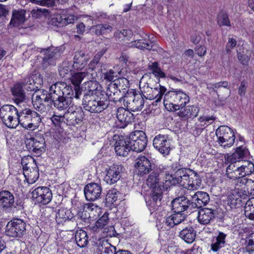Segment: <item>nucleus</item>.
<instances>
[{
	"label": "nucleus",
	"mask_w": 254,
	"mask_h": 254,
	"mask_svg": "<svg viewBox=\"0 0 254 254\" xmlns=\"http://www.w3.org/2000/svg\"><path fill=\"white\" fill-rule=\"evenodd\" d=\"M166 88L158 84L155 87H150L147 83V86L143 87L144 96L149 100L155 99L156 103L161 101L162 96L165 94Z\"/></svg>",
	"instance_id": "obj_15"
},
{
	"label": "nucleus",
	"mask_w": 254,
	"mask_h": 254,
	"mask_svg": "<svg viewBox=\"0 0 254 254\" xmlns=\"http://www.w3.org/2000/svg\"><path fill=\"white\" fill-rule=\"evenodd\" d=\"M104 74V79L108 81H116L117 77V72L111 69L109 71L105 72Z\"/></svg>",
	"instance_id": "obj_61"
},
{
	"label": "nucleus",
	"mask_w": 254,
	"mask_h": 254,
	"mask_svg": "<svg viewBox=\"0 0 254 254\" xmlns=\"http://www.w3.org/2000/svg\"><path fill=\"white\" fill-rule=\"evenodd\" d=\"M125 91L122 92L121 90L118 91H116L114 94H112L111 95L108 96V99L109 100V104L110 103V101H113V102H117V101H119L120 102H122L123 98L124 97V95H125Z\"/></svg>",
	"instance_id": "obj_60"
},
{
	"label": "nucleus",
	"mask_w": 254,
	"mask_h": 254,
	"mask_svg": "<svg viewBox=\"0 0 254 254\" xmlns=\"http://www.w3.org/2000/svg\"><path fill=\"white\" fill-rule=\"evenodd\" d=\"M27 150L38 155L45 150V140L43 135H36L34 137L27 138L25 140Z\"/></svg>",
	"instance_id": "obj_10"
},
{
	"label": "nucleus",
	"mask_w": 254,
	"mask_h": 254,
	"mask_svg": "<svg viewBox=\"0 0 254 254\" xmlns=\"http://www.w3.org/2000/svg\"><path fill=\"white\" fill-rule=\"evenodd\" d=\"M25 20V17H12L9 26L23 28V25Z\"/></svg>",
	"instance_id": "obj_57"
},
{
	"label": "nucleus",
	"mask_w": 254,
	"mask_h": 254,
	"mask_svg": "<svg viewBox=\"0 0 254 254\" xmlns=\"http://www.w3.org/2000/svg\"><path fill=\"white\" fill-rule=\"evenodd\" d=\"M227 235L222 232L218 231L217 235L213 239L211 244V250L214 252H218L226 244V238Z\"/></svg>",
	"instance_id": "obj_30"
},
{
	"label": "nucleus",
	"mask_w": 254,
	"mask_h": 254,
	"mask_svg": "<svg viewBox=\"0 0 254 254\" xmlns=\"http://www.w3.org/2000/svg\"><path fill=\"white\" fill-rule=\"evenodd\" d=\"M163 188L157 187L154 190L152 189L150 196L147 201L148 205L150 206V210L155 211L158 209L161 205Z\"/></svg>",
	"instance_id": "obj_23"
},
{
	"label": "nucleus",
	"mask_w": 254,
	"mask_h": 254,
	"mask_svg": "<svg viewBox=\"0 0 254 254\" xmlns=\"http://www.w3.org/2000/svg\"><path fill=\"white\" fill-rule=\"evenodd\" d=\"M33 198L38 203L47 204L52 198V192L47 187H39L32 192Z\"/></svg>",
	"instance_id": "obj_11"
},
{
	"label": "nucleus",
	"mask_w": 254,
	"mask_h": 254,
	"mask_svg": "<svg viewBox=\"0 0 254 254\" xmlns=\"http://www.w3.org/2000/svg\"><path fill=\"white\" fill-rule=\"evenodd\" d=\"M116 141L114 144V148L117 155L119 156H127L128 152L132 150V148L128 143V138L125 139L123 136H114Z\"/></svg>",
	"instance_id": "obj_17"
},
{
	"label": "nucleus",
	"mask_w": 254,
	"mask_h": 254,
	"mask_svg": "<svg viewBox=\"0 0 254 254\" xmlns=\"http://www.w3.org/2000/svg\"><path fill=\"white\" fill-rule=\"evenodd\" d=\"M124 167L121 165L114 164L106 170L104 181L108 184L113 185L117 183L121 177Z\"/></svg>",
	"instance_id": "obj_14"
},
{
	"label": "nucleus",
	"mask_w": 254,
	"mask_h": 254,
	"mask_svg": "<svg viewBox=\"0 0 254 254\" xmlns=\"http://www.w3.org/2000/svg\"><path fill=\"white\" fill-rule=\"evenodd\" d=\"M198 111L199 109L196 106H188L180 111L178 115L180 117L184 119L194 118L197 116Z\"/></svg>",
	"instance_id": "obj_34"
},
{
	"label": "nucleus",
	"mask_w": 254,
	"mask_h": 254,
	"mask_svg": "<svg viewBox=\"0 0 254 254\" xmlns=\"http://www.w3.org/2000/svg\"><path fill=\"white\" fill-rule=\"evenodd\" d=\"M144 101L141 95L136 94L133 100L128 105V109L132 111H140L144 106Z\"/></svg>",
	"instance_id": "obj_41"
},
{
	"label": "nucleus",
	"mask_w": 254,
	"mask_h": 254,
	"mask_svg": "<svg viewBox=\"0 0 254 254\" xmlns=\"http://www.w3.org/2000/svg\"><path fill=\"white\" fill-rule=\"evenodd\" d=\"M244 211L246 217L254 220V197L247 201L244 206Z\"/></svg>",
	"instance_id": "obj_46"
},
{
	"label": "nucleus",
	"mask_w": 254,
	"mask_h": 254,
	"mask_svg": "<svg viewBox=\"0 0 254 254\" xmlns=\"http://www.w3.org/2000/svg\"><path fill=\"white\" fill-rule=\"evenodd\" d=\"M128 141L132 151L140 152L145 149L148 140L145 133L142 130H138L130 134Z\"/></svg>",
	"instance_id": "obj_8"
},
{
	"label": "nucleus",
	"mask_w": 254,
	"mask_h": 254,
	"mask_svg": "<svg viewBox=\"0 0 254 254\" xmlns=\"http://www.w3.org/2000/svg\"><path fill=\"white\" fill-rule=\"evenodd\" d=\"M134 167L138 174L143 176L153 170L155 165L146 156L139 155L135 160Z\"/></svg>",
	"instance_id": "obj_12"
},
{
	"label": "nucleus",
	"mask_w": 254,
	"mask_h": 254,
	"mask_svg": "<svg viewBox=\"0 0 254 254\" xmlns=\"http://www.w3.org/2000/svg\"><path fill=\"white\" fill-rule=\"evenodd\" d=\"M172 215L176 225L180 224L186 218V215L183 212H174Z\"/></svg>",
	"instance_id": "obj_62"
},
{
	"label": "nucleus",
	"mask_w": 254,
	"mask_h": 254,
	"mask_svg": "<svg viewBox=\"0 0 254 254\" xmlns=\"http://www.w3.org/2000/svg\"><path fill=\"white\" fill-rule=\"evenodd\" d=\"M240 184L244 185V189L248 193L254 194V181L247 178H242L240 180Z\"/></svg>",
	"instance_id": "obj_49"
},
{
	"label": "nucleus",
	"mask_w": 254,
	"mask_h": 254,
	"mask_svg": "<svg viewBox=\"0 0 254 254\" xmlns=\"http://www.w3.org/2000/svg\"><path fill=\"white\" fill-rule=\"evenodd\" d=\"M193 170L189 168H182L178 169L171 177L172 180L176 181V183L181 186H183V183L187 182L189 176L192 173Z\"/></svg>",
	"instance_id": "obj_27"
},
{
	"label": "nucleus",
	"mask_w": 254,
	"mask_h": 254,
	"mask_svg": "<svg viewBox=\"0 0 254 254\" xmlns=\"http://www.w3.org/2000/svg\"><path fill=\"white\" fill-rule=\"evenodd\" d=\"M22 202L18 200L15 202L13 194L8 190H2L0 192V207L3 210H8L12 208L20 209L22 207Z\"/></svg>",
	"instance_id": "obj_9"
},
{
	"label": "nucleus",
	"mask_w": 254,
	"mask_h": 254,
	"mask_svg": "<svg viewBox=\"0 0 254 254\" xmlns=\"http://www.w3.org/2000/svg\"><path fill=\"white\" fill-rule=\"evenodd\" d=\"M32 101L35 109L41 112H45V105L42 103L41 94L40 93V91L32 94Z\"/></svg>",
	"instance_id": "obj_42"
},
{
	"label": "nucleus",
	"mask_w": 254,
	"mask_h": 254,
	"mask_svg": "<svg viewBox=\"0 0 254 254\" xmlns=\"http://www.w3.org/2000/svg\"><path fill=\"white\" fill-rule=\"evenodd\" d=\"M152 171L146 180L147 186L153 190L155 188H157V187L163 189V186L159 181L158 170H153Z\"/></svg>",
	"instance_id": "obj_37"
},
{
	"label": "nucleus",
	"mask_w": 254,
	"mask_h": 254,
	"mask_svg": "<svg viewBox=\"0 0 254 254\" xmlns=\"http://www.w3.org/2000/svg\"><path fill=\"white\" fill-rule=\"evenodd\" d=\"M26 223L22 219L16 218L9 221L6 226L7 236L15 238H21L26 234Z\"/></svg>",
	"instance_id": "obj_7"
},
{
	"label": "nucleus",
	"mask_w": 254,
	"mask_h": 254,
	"mask_svg": "<svg viewBox=\"0 0 254 254\" xmlns=\"http://www.w3.org/2000/svg\"><path fill=\"white\" fill-rule=\"evenodd\" d=\"M87 76L88 78H92V74H90L87 71L77 72L72 75L71 78V82L75 87L79 86L83 79Z\"/></svg>",
	"instance_id": "obj_45"
},
{
	"label": "nucleus",
	"mask_w": 254,
	"mask_h": 254,
	"mask_svg": "<svg viewBox=\"0 0 254 254\" xmlns=\"http://www.w3.org/2000/svg\"><path fill=\"white\" fill-rule=\"evenodd\" d=\"M31 168L32 170L30 168L28 171L24 172L23 174L29 183L33 184L39 178V170L36 165Z\"/></svg>",
	"instance_id": "obj_43"
},
{
	"label": "nucleus",
	"mask_w": 254,
	"mask_h": 254,
	"mask_svg": "<svg viewBox=\"0 0 254 254\" xmlns=\"http://www.w3.org/2000/svg\"><path fill=\"white\" fill-rule=\"evenodd\" d=\"M88 60L84 52L82 51L75 52L73 55L72 64L73 70H82L87 65Z\"/></svg>",
	"instance_id": "obj_22"
},
{
	"label": "nucleus",
	"mask_w": 254,
	"mask_h": 254,
	"mask_svg": "<svg viewBox=\"0 0 254 254\" xmlns=\"http://www.w3.org/2000/svg\"><path fill=\"white\" fill-rule=\"evenodd\" d=\"M14 101L16 103H19L24 102L26 99V94L24 88L20 82L16 83L11 89Z\"/></svg>",
	"instance_id": "obj_32"
},
{
	"label": "nucleus",
	"mask_w": 254,
	"mask_h": 254,
	"mask_svg": "<svg viewBox=\"0 0 254 254\" xmlns=\"http://www.w3.org/2000/svg\"><path fill=\"white\" fill-rule=\"evenodd\" d=\"M33 3L39 5L52 7L55 5L56 1L58 3H62L65 1V0H30Z\"/></svg>",
	"instance_id": "obj_52"
},
{
	"label": "nucleus",
	"mask_w": 254,
	"mask_h": 254,
	"mask_svg": "<svg viewBox=\"0 0 254 254\" xmlns=\"http://www.w3.org/2000/svg\"><path fill=\"white\" fill-rule=\"evenodd\" d=\"M75 240L78 246L80 248L85 247L88 243V237L86 232L79 230L75 234Z\"/></svg>",
	"instance_id": "obj_40"
},
{
	"label": "nucleus",
	"mask_w": 254,
	"mask_h": 254,
	"mask_svg": "<svg viewBox=\"0 0 254 254\" xmlns=\"http://www.w3.org/2000/svg\"><path fill=\"white\" fill-rule=\"evenodd\" d=\"M126 81L127 82H128V81L126 79H118L117 81H116V82H111L110 83L108 87L107 88L106 92H105V95L106 96V99L109 101V100L108 99V96L109 95H112V94H114L116 92V91H118L119 90H121V81H122L123 82H124V81ZM109 106V103L107 104V106L104 108V110L106 109Z\"/></svg>",
	"instance_id": "obj_38"
},
{
	"label": "nucleus",
	"mask_w": 254,
	"mask_h": 254,
	"mask_svg": "<svg viewBox=\"0 0 254 254\" xmlns=\"http://www.w3.org/2000/svg\"><path fill=\"white\" fill-rule=\"evenodd\" d=\"M249 154L248 149L245 146L241 145L236 148L234 153L227 157V160L229 162H239L240 159L247 157Z\"/></svg>",
	"instance_id": "obj_33"
},
{
	"label": "nucleus",
	"mask_w": 254,
	"mask_h": 254,
	"mask_svg": "<svg viewBox=\"0 0 254 254\" xmlns=\"http://www.w3.org/2000/svg\"><path fill=\"white\" fill-rule=\"evenodd\" d=\"M120 193L117 189H113L109 190L106 195V201L110 204H113L117 200Z\"/></svg>",
	"instance_id": "obj_56"
},
{
	"label": "nucleus",
	"mask_w": 254,
	"mask_h": 254,
	"mask_svg": "<svg viewBox=\"0 0 254 254\" xmlns=\"http://www.w3.org/2000/svg\"><path fill=\"white\" fill-rule=\"evenodd\" d=\"M209 200V195L207 192L198 191L191 195V208H202L208 203Z\"/></svg>",
	"instance_id": "obj_19"
},
{
	"label": "nucleus",
	"mask_w": 254,
	"mask_h": 254,
	"mask_svg": "<svg viewBox=\"0 0 254 254\" xmlns=\"http://www.w3.org/2000/svg\"><path fill=\"white\" fill-rule=\"evenodd\" d=\"M243 172L241 168V166L238 168V169H236L235 171H234L233 172H232V173H227V177L231 179H234V180H237L238 182L240 183V180L242 178H245L246 177H244V175H242Z\"/></svg>",
	"instance_id": "obj_58"
},
{
	"label": "nucleus",
	"mask_w": 254,
	"mask_h": 254,
	"mask_svg": "<svg viewBox=\"0 0 254 254\" xmlns=\"http://www.w3.org/2000/svg\"><path fill=\"white\" fill-rule=\"evenodd\" d=\"M218 144L224 148H229L233 145L235 139L234 131L226 126L219 127L216 130Z\"/></svg>",
	"instance_id": "obj_6"
},
{
	"label": "nucleus",
	"mask_w": 254,
	"mask_h": 254,
	"mask_svg": "<svg viewBox=\"0 0 254 254\" xmlns=\"http://www.w3.org/2000/svg\"><path fill=\"white\" fill-rule=\"evenodd\" d=\"M102 190L101 185L97 183L88 184L84 189L85 196L88 200L95 201L100 197Z\"/></svg>",
	"instance_id": "obj_18"
},
{
	"label": "nucleus",
	"mask_w": 254,
	"mask_h": 254,
	"mask_svg": "<svg viewBox=\"0 0 254 254\" xmlns=\"http://www.w3.org/2000/svg\"><path fill=\"white\" fill-rule=\"evenodd\" d=\"M179 236L186 243L190 244L195 240L196 232L192 227H186L180 232Z\"/></svg>",
	"instance_id": "obj_36"
},
{
	"label": "nucleus",
	"mask_w": 254,
	"mask_h": 254,
	"mask_svg": "<svg viewBox=\"0 0 254 254\" xmlns=\"http://www.w3.org/2000/svg\"><path fill=\"white\" fill-rule=\"evenodd\" d=\"M77 10V8L76 6H73L67 9L59 10L58 12L56 13L50 14V12H49V16H52V15L53 16H75V14H77L75 12V11Z\"/></svg>",
	"instance_id": "obj_51"
},
{
	"label": "nucleus",
	"mask_w": 254,
	"mask_h": 254,
	"mask_svg": "<svg viewBox=\"0 0 254 254\" xmlns=\"http://www.w3.org/2000/svg\"><path fill=\"white\" fill-rule=\"evenodd\" d=\"M73 218V214L71 211L64 208L59 209L56 215V220L58 224L63 223L67 220H70Z\"/></svg>",
	"instance_id": "obj_35"
},
{
	"label": "nucleus",
	"mask_w": 254,
	"mask_h": 254,
	"mask_svg": "<svg viewBox=\"0 0 254 254\" xmlns=\"http://www.w3.org/2000/svg\"><path fill=\"white\" fill-rule=\"evenodd\" d=\"M225 202L231 208L239 207L243 204L242 198L241 195L236 190L231 192L228 195Z\"/></svg>",
	"instance_id": "obj_31"
},
{
	"label": "nucleus",
	"mask_w": 254,
	"mask_h": 254,
	"mask_svg": "<svg viewBox=\"0 0 254 254\" xmlns=\"http://www.w3.org/2000/svg\"><path fill=\"white\" fill-rule=\"evenodd\" d=\"M201 180L197 173L193 171L192 173L189 176L187 182L183 183V187L190 190H194L198 189L200 186Z\"/></svg>",
	"instance_id": "obj_29"
},
{
	"label": "nucleus",
	"mask_w": 254,
	"mask_h": 254,
	"mask_svg": "<svg viewBox=\"0 0 254 254\" xmlns=\"http://www.w3.org/2000/svg\"><path fill=\"white\" fill-rule=\"evenodd\" d=\"M105 52L100 51L98 52L93 57V59L88 64L89 70H95L97 72H102L106 69L107 65L105 64L100 62V60L104 54Z\"/></svg>",
	"instance_id": "obj_26"
},
{
	"label": "nucleus",
	"mask_w": 254,
	"mask_h": 254,
	"mask_svg": "<svg viewBox=\"0 0 254 254\" xmlns=\"http://www.w3.org/2000/svg\"><path fill=\"white\" fill-rule=\"evenodd\" d=\"M73 95V91L68 93L67 95H63L60 97L52 100V105L59 111L66 109L71 104Z\"/></svg>",
	"instance_id": "obj_25"
},
{
	"label": "nucleus",
	"mask_w": 254,
	"mask_h": 254,
	"mask_svg": "<svg viewBox=\"0 0 254 254\" xmlns=\"http://www.w3.org/2000/svg\"><path fill=\"white\" fill-rule=\"evenodd\" d=\"M214 211V210L208 208L201 209L198 213V221L203 225L209 224L215 217Z\"/></svg>",
	"instance_id": "obj_28"
},
{
	"label": "nucleus",
	"mask_w": 254,
	"mask_h": 254,
	"mask_svg": "<svg viewBox=\"0 0 254 254\" xmlns=\"http://www.w3.org/2000/svg\"><path fill=\"white\" fill-rule=\"evenodd\" d=\"M74 21V18L71 17V18H68L67 17H54L51 20V24L57 27H63L66 26L68 24L72 23Z\"/></svg>",
	"instance_id": "obj_44"
},
{
	"label": "nucleus",
	"mask_w": 254,
	"mask_h": 254,
	"mask_svg": "<svg viewBox=\"0 0 254 254\" xmlns=\"http://www.w3.org/2000/svg\"><path fill=\"white\" fill-rule=\"evenodd\" d=\"M64 115L58 116L54 115L51 118V120L55 126H60L62 122L64 121Z\"/></svg>",
	"instance_id": "obj_64"
},
{
	"label": "nucleus",
	"mask_w": 254,
	"mask_h": 254,
	"mask_svg": "<svg viewBox=\"0 0 254 254\" xmlns=\"http://www.w3.org/2000/svg\"><path fill=\"white\" fill-rule=\"evenodd\" d=\"M84 112L81 108H76L72 112L67 111L64 114V123L68 126H75L82 122Z\"/></svg>",
	"instance_id": "obj_21"
},
{
	"label": "nucleus",
	"mask_w": 254,
	"mask_h": 254,
	"mask_svg": "<svg viewBox=\"0 0 254 254\" xmlns=\"http://www.w3.org/2000/svg\"><path fill=\"white\" fill-rule=\"evenodd\" d=\"M18 125L29 130H34L40 126L41 122L40 116L36 112L29 108L19 111L18 116Z\"/></svg>",
	"instance_id": "obj_3"
},
{
	"label": "nucleus",
	"mask_w": 254,
	"mask_h": 254,
	"mask_svg": "<svg viewBox=\"0 0 254 254\" xmlns=\"http://www.w3.org/2000/svg\"><path fill=\"white\" fill-rule=\"evenodd\" d=\"M191 200L185 196L177 197L172 201V210L174 212H183L191 208Z\"/></svg>",
	"instance_id": "obj_20"
},
{
	"label": "nucleus",
	"mask_w": 254,
	"mask_h": 254,
	"mask_svg": "<svg viewBox=\"0 0 254 254\" xmlns=\"http://www.w3.org/2000/svg\"><path fill=\"white\" fill-rule=\"evenodd\" d=\"M154 147L164 156L170 152L171 142L166 135L158 134L155 136L153 141Z\"/></svg>",
	"instance_id": "obj_13"
},
{
	"label": "nucleus",
	"mask_w": 254,
	"mask_h": 254,
	"mask_svg": "<svg viewBox=\"0 0 254 254\" xmlns=\"http://www.w3.org/2000/svg\"><path fill=\"white\" fill-rule=\"evenodd\" d=\"M102 88L101 85L95 80L84 83L82 87V105L85 110L92 113H99L104 111L108 101L105 92Z\"/></svg>",
	"instance_id": "obj_1"
},
{
	"label": "nucleus",
	"mask_w": 254,
	"mask_h": 254,
	"mask_svg": "<svg viewBox=\"0 0 254 254\" xmlns=\"http://www.w3.org/2000/svg\"><path fill=\"white\" fill-rule=\"evenodd\" d=\"M64 48L63 47H50L47 49H40L39 52L43 54L42 64L44 68L49 65H55L56 61L61 57Z\"/></svg>",
	"instance_id": "obj_5"
},
{
	"label": "nucleus",
	"mask_w": 254,
	"mask_h": 254,
	"mask_svg": "<svg viewBox=\"0 0 254 254\" xmlns=\"http://www.w3.org/2000/svg\"><path fill=\"white\" fill-rule=\"evenodd\" d=\"M136 48L142 50L157 51V46L152 41L147 39H139L134 41Z\"/></svg>",
	"instance_id": "obj_39"
},
{
	"label": "nucleus",
	"mask_w": 254,
	"mask_h": 254,
	"mask_svg": "<svg viewBox=\"0 0 254 254\" xmlns=\"http://www.w3.org/2000/svg\"><path fill=\"white\" fill-rule=\"evenodd\" d=\"M109 221L108 213H105L95 223L93 227L94 231H97L98 229H102L107 225Z\"/></svg>",
	"instance_id": "obj_50"
},
{
	"label": "nucleus",
	"mask_w": 254,
	"mask_h": 254,
	"mask_svg": "<svg viewBox=\"0 0 254 254\" xmlns=\"http://www.w3.org/2000/svg\"><path fill=\"white\" fill-rule=\"evenodd\" d=\"M18 113L19 111L11 105H3L0 109V118L9 128H16L18 125Z\"/></svg>",
	"instance_id": "obj_4"
},
{
	"label": "nucleus",
	"mask_w": 254,
	"mask_h": 254,
	"mask_svg": "<svg viewBox=\"0 0 254 254\" xmlns=\"http://www.w3.org/2000/svg\"><path fill=\"white\" fill-rule=\"evenodd\" d=\"M189 101V96L181 90H171L164 94L163 103L167 110L175 112L183 108Z\"/></svg>",
	"instance_id": "obj_2"
},
{
	"label": "nucleus",
	"mask_w": 254,
	"mask_h": 254,
	"mask_svg": "<svg viewBox=\"0 0 254 254\" xmlns=\"http://www.w3.org/2000/svg\"><path fill=\"white\" fill-rule=\"evenodd\" d=\"M117 118L120 123L118 126L120 128L125 127L127 124L131 123L134 120L132 113L122 107L118 109Z\"/></svg>",
	"instance_id": "obj_24"
},
{
	"label": "nucleus",
	"mask_w": 254,
	"mask_h": 254,
	"mask_svg": "<svg viewBox=\"0 0 254 254\" xmlns=\"http://www.w3.org/2000/svg\"><path fill=\"white\" fill-rule=\"evenodd\" d=\"M72 70V64L68 61H64L59 67V74L62 77L70 74Z\"/></svg>",
	"instance_id": "obj_47"
},
{
	"label": "nucleus",
	"mask_w": 254,
	"mask_h": 254,
	"mask_svg": "<svg viewBox=\"0 0 254 254\" xmlns=\"http://www.w3.org/2000/svg\"><path fill=\"white\" fill-rule=\"evenodd\" d=\"M247 165H241V168L242 170L244 177L247 175H249L254 172V165L251 162L247 161Z\"/></svg>",
	"instance_id": "obj_59"
},
{
	"label": "nucleus",
	"mask_w": 254,
	"mask_h": 254,
	"mask_svg": "<svg viewBox=\"0 0 254 254\" xmlns=\"http://www.w3.org/2000/svg\"><path fill=\"white\" fill-rule=\"evenodd\" d=\"M20 82L22 84L24 89L28 91H36L38 90V87L35 85L34 79L31 76L25 78L22 81Z\"/></svg>",
	"instance_id": "obj_48"
},
{
	"label": "nucleus",
	"mask_w": 254,
	"mask_h": 254,
	"mask_svg": "<svg viewBox=\"0 0 254 254\" xmlns=\"http://www.w3.org/2000/svg\"><path fill=\"white\" fill-rule=\"evenodd\" d=\"M71 87L64 82H57L52 84L49 89V93L52 100L57 99L63 95H67L68 93L72 92Z\"/></svg>",
	"instance_id": "obj_16"
},
{
	"label": "nucleus",
	"mask_w": 254,
	"mask_h": 254,
	"mask_svg": "<svg viewBox=\"0 0 254 254\" xmlns=\"http://www.w3.org/2000/svg\"><path fill=\"white\" fill-rule=\"evenodd\" d=\"M94 27L95 28V33L99 35L109 33L113 30L112 27L107 24H98Z\"/></svg>",
	"instance_id": "obj_54"
},
{
	"label": "nucleus",
	"mask_w": 254,
	"mask_h": 254,
	"mask_svg": "<svg viewBox=\"0 0 254 254\" xmlns=\"http://www.w3.org/2000/svg\"><path fill=\"white\" fill-rule=\"evenodd\" d=\"M86 210L89 213L92 215L95 216L96 214L98 213V211L99 210V208L96 205L92 203H89L86 204Z\"/></svg>",
	"instance_id": "obj_63"
},
{
	"label": "nucleus",
	"mask_w": 254,
	"mask_h": 254,
	"mask_svg": "<svg viewBox=\"0 0 254 254\" xmlns=\"http://www.w3.org/2000/svg\"><path fill=\"white\" fill-rule=\"evenodd\" d=\"M21 165L23 167V172L28 171L31 166L36 165L35 163V160L31 156L24 157L21 159Z\"/></svg>",
	"instance_id": "obj_55"
},
{
	"label": "nucleus",
	"mask_w": 254,
	"mask_h": 254,
	"mask_svg": "<svg viewBox=\"0 0 254 254\" xmlns=\"http://www.w3.org/2000/svg\"><path fill=\"white\" fill-rule=\"evenodd\" d=\"M110 244L108 241L104 238L98 240L95 243L96 251L97 254H101Z\"/></svg>",
	"instance_id": "obj_53"
}]
</instances>
